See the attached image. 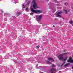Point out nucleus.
I'll return each mask as SVG.
<instances>
[{"mask_svg":"<svg viewBox=\"0 0 73 73\" xmlns=\"http://www.w3.org/2000/svg\"><path fill=\"white\" fill-rule=\"evenodd\" d=\"M47 63L48 64H52V63H51L50 62L48 61H47Z\"/></svg>","mask_w":73,"mask_h":73,"instance_id":"obj_10","label":"nucleus"},{"mask_svg":"<svg viewBox=\"0 0 73 73\" xmlns=\"http://www.w3.org/2000/svg\"><path fill=\"white\" fill-rule=\"evenodd\" d=\"M52 67H54L55 66H54V64H52Z\"/></svg>","mask_w":73,"mask_h":73,"instance_id":"obj_22","label":"nucleus"},{"mask_svg":"<svg viewBox=\"0 0 73 73\" xmlns=\"http://www.w3.org/2000/svg\"><path fill=\"white\" fill-rule=\"evenodd\" d=\"M5 15H6V16H8V15H9V14L7 13H5Z\"/></svg>","mask_w":73,"mask_h":73,"instance_id":"obj_14","label":"nucleus"},{"mask_svg":"<svg viewBox=\"0 0 73 73\" xmlns=\"http://www.w3.org/2000/svg\"><path fill=\"white\" fill-rule=\"evenodd\" d=\"M38 66V64H37V65H36V69L38 68V67H37Z\"/></svg>","mask_w":73,"mask_h":73,"instance_id":"obj_20","label":"nucleus"},{"mask_svg":"<svg viewBox=\"0 0 73 73\" xmlns=\"http://www.w3.org/2000/svg\"><path fill=\"white\" fill-rule=\"evenodd\" d=\"M63 11L64 12H66V13H67V11L66 10H64Z\"/></svg>","mask_w":73,"mask_h":73,"instance_id":"obj_18","label":"nucleus"},{"mask_svg":"<svg viewBox=\"0 0 73 73\" xmlns=\"http://www.w3.org/2000/svg\"><path fill=\"white\" fill-rule=\"evenodd\" d=\"M61 13H62V12L60 11L58 13H55V15H56V17H61V16L59 15L61 14Z\"/></svg>","mask_w":73,"mask_h":73,"instance_id":"obj_4","label":"nucleus"},{"mask_svg":"<svg viewBox=\"0 0 73 73\" xmlns=\"http://www.w3.org/2000/svg\"><path fill=\"white\" fill-rule=\"evenodd\" d=\"M54 70H55L53 68H52L51 69V71H54Z\"/></svg>","mask_w":73,"mask_h":73,"instance_id":"obj_11","label":"nucleus"},{"mask_svg":"<svg viewBox=\"0 0 73 73\" xmlns=\"http://www.w3.org/2000/svg\"><path fill=\"white\" fill-rule=\"evenodd\" d=\"M22 6H23V8L25 7V6L24 5H23Z\"/></svg>","mask_w":73,"mask_h":73,"instance_id":"obj_21","label":"nucleus"},{"mask_svg":"<svg viewBox=\"0 0 73 73\" xmlns=\"http://www.w3.org/2000/svg\"><path fill=\"white\" fill-rule=\"evenodd\" d=\"M69 23L70 24H72L73 23V22L72 21H70L69 22Z\"/></svg>","mask_w":73,"mask_h":73,"instance_id":"obj_15","label":"nucleus"},{"mask_svg":"<svg viewBox=\"0 0 73 73\" xmlns=\"http://www.w3.org/2000/svg\"><path fill=\"white\" fill-rule=\"evenodd\" d=\"M54 1H56V0H54Z\"/></svg>","mask_w":73,"mask_h":73,"instance_id":"obj_27","label":"nucleus"},{"mask_svg":"<svg viewBox=\"0 0 73 73\" xmlns=\"http://www.w3.org/2000/svg\"><path fill=\"white\" fill-rule=\"evenodd\" d=\"M53 28H54V27H55V26H54V25L53 26Z\"/></svg>","mask_w":73,"mask_h":73,"instance_id":"obj_24","label":"nucleus"},{"mask_svg":"<svg viewBox=\"0 0 73 73\" xmlns=\"http://www.w3.org/2000/svg\"><path fill=\"white\" fill-rule=\"evenodd\" d=\"M47 72L48 73H50V72Z\"/></svg>","mask_w":73,"mask_h":73,"instance_id":"obj_28","label":"nucleus"},{"mask_svg":"<svg viewBox=\"0 0 73 73\" xmlns=\"http://www.w3.org/2000/svg\"><path fill=\"white\" fill-rule=\"evenodd\" d=\"M29 9L28 7L26 8V11H27Z\"/></svg>","mask_w":73,"mask_h":73,"instance_id":"obj_13","label":"nucleus"},{"mask_svg":"<svg viewBox=\"0 0 73 73\" xmlns=\"http://www.w3.org/2000/svg\"><path fill=\"white\" fill-rule=\"evenodd\" d=\"M69 65H70V64H69V63L66 64L64 65V66H69Z\"/></svg>","mask_w":73,"mask_h":73,"instance_id":"obj_8","label":"nucleus"},{"mask_svg":"<svg viewBox=\"0 0 73 73\" xmlns=\"http://www.w3.org/2000/svg\"><path fill=\"white\" fill-rule=\"evenodd\" d=\"M64 64H65V62H64Z\"/></svg>","mask_w":73,"mask_h":73,"instance_id":"obj_29","label":"nucleus"},{"mask_svg":"<svg viewBox=\"0 0 73 73\" xmlns=\"http://www.w3.org/2000/svg\"><path fill=\"white\" fill-rule=\"evenodd\" d=\"M37 48H40V46H36Z\"/></svg>","mask_w":73,"mask_h":73,"instance_id":"obj_19","label":"nucleus"},{"mask_svg":"<svg viewBox=\"0 0 73 73\" xmlns=\"http://www.w3.org/2000/svg\"><path fill=\"white\" fill-rule=\"evenodd\" d=\"M30 15H31L32 16H33V14H34V13H30Z\"/></svg>","mask_w":73,"mask_h":73,"instance_id":"obj_12","label":"nucleus"},{"mask_svg":"<svg viewBox=\"0 0 73 73\" xmlns=\"http://www.w3.org/2000/svg\"><path fill=\"white\" fill-rule=\"evenodd\" d=\"M31 11L33 13H41L42 11L41 10H35L33 9V8H32L31 7Z\"/></svg>","mask_w":73,"mask_h":73,"instance_id":"obj_2","label":"nucleus"},{"mask_svg":"<svg viewBox=\"0 0 73 73\" xmlns=\"http://www.w3.org/2000/svg\"><path fill=\"white\" fill-rule=\"evenodd\" d=\"M65 51H66L65 50H63V52H65Z\"/></svg>","mask_w":73,"mask_h":73,"instance_id":"obj_23","label":"nucleus"},{"mask_svg":"<svg viewBox=\"0 0 73 73\" xmlns=\"http://www.w3.org/2000/svg\"><path fill=\"white\" fill-rule=\"evenodd\" d=\"M29 4V2L28 3H27V4Z\"/></svg>","mask_w":73,"mask_h":73,"instance_id":"obj_25","label":"nucleus"},{"mask_svg":"<svg viewBox=\"0 0 73 73\" xmlns=\"http://www.w3.org/2000/svg\"><path fill=\"white\" fill-rule=\"evenodd\" d=\"M35 17H36V18L35 19V20H37V18L38 17V15H36Z\"/></svg>","mask_w":73,"mask_h":73,"instance_id":"obj_16","label":"nucleus"},{"mask_svg":"<svg viewBox=\"0 0 73 73\" xmlns=\"http://www.w3.org/2000/svg\"><path fill=\"white\" fill-rule=\"evenodd\" d=\"M14 62H16V63H17V62H15V61H14Z\"/></svg>","mask_w":73,"mask_h":73,"instance_id":"obj_26","label":"nucleus"},{"mask_svg":"<svg viewBox=\"0 0 73 73\" xmlns=\"http://www.w3.org/2000/svg\"><path fill=\"white\" fill-rule=\"evenodd\" d=\"M21 14V13H20V12H18V13H17V15H18V16H19V15H20Z\"/></svg>","mask_w":73,"mask_h":73,"instance_id":"obj_9","label":"nucleus"},{"mask_svg":"<svg viewBox=\"0 0 73 73\" xmlns=\"http://www.w3.org/2000/svg\"><path fill=\"white\" fill-rule=\"evenodd\" d=\"M68 54V53H64L63 54H60L58 56V58L59 60H62V61H66L68 59V57L66 56L64 59V57L63 56V55H65Z\"/></svg>","mask_w":73,"mask_h":73,"instance_id":"obj_1","label":"nucleus"},{"mask_svg":"<svg viewBox=\"0 0 73 73\" xmlns=\"http://www.w3.org/2000/svg\"><path fill=\"white\" fill-rule=\"evenodd\" d=\"M48 60L49 61H51V62H54V59H53L52 58H49L48 59Z\"/></svg>","mask_w":73,"mask_h":73,"instance_id":"obj_7","label":"nucleus"},{"mask_svg":"<svg viewBox=\"0 0 73 73\" xmlns=\"http://www.w3.org/2000/svg\"><path fill=\"white\" fill-rule=\"evenodd\" d=\"M33 3H34L33 7L34 9H36L38 8L37 4L35 3V0H33L32 1Z\"/></svg>","mask_w":73,"mask_h":73,"instance_id":"obj_3","label":"nucleus"},{"mask_svg":"<svg viewBox=\"0 0 73 73\" xmlns=\"http://www.w3.org/2000/svg\"><path fill=\"white\" fill-rule=\"evenodd\" d=\"M4 12V11H1L0 12V13H3Z\"/></svg>","mask_w":73,"mask_h":73,"instance_id":"obj_17","label":"nucleus"},{"mask_svg":"<svg viewBox=\"0 0 73 73\" xmlns=\"http://www.w3.org/2000/svg\"><path fill=\"white\" fill-rule=\"evenodd\" d=\"M41 17H42V15H40L38 17V18H37V20L38 21H40L41 20Z\"/></svg>","mask_w":73,"mask_h":73,"instance_id":"obj_6","label":"nucleus"},{"mask_svg":"<svg viewBox=\"0 0 73 73\" xmlns=\"http://www.w3.org/2000/svg\"><path fill=\"white\" fill-rule=\"evenodd\" d=\"M68 62H73V60L72 59V58L71 57H70L69 60H68Z\"/></svg>","mask_w":73,"mask_h":73,"instance_id":"obj_5","label":"nucleus"}]
</instances>
